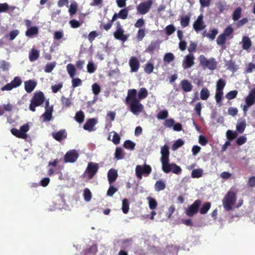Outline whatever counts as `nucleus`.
<instances>
[{
	"instance_id": "obj_58",
	"label": "nucleus",
	"mask_w": 255,
	"mask_h": 255,
	"mask_svg": "<svg viewBox=\"0 0 255 255\" xmlns=\"http://www.w3.org/2000/svg\"><path fill=\"white\" fill-rule=\"evenodd\" d=\"M232 176V173L227 171H224L220 175V177L224 180H228L231 178Z\"/></svg>"
},
{
	"instance_id": "obj_50",
	"label": "nucleus",
	"mask_w": 255,
	"mask_h": 255,
	"mask_svg": "<svg viewBox=\"0 0 255 255\" xmlns=\"http://www.w3.org/2000/svg\"><path fill=\"white\" fill-rule=\"evenodd\" d=\"M64 31L62 30H57L54 33V38L56 40H60L64 37Z\"/></svg>"
},
{
	"instance_id": "obj_37",
	"label": "nucleus",
	"mask_w": 255,
	"mask_h": 255,
	"mask_svg": "<svg viewBox=\"0 0 255 255\" xmlns=\"http://www.w3.org/2000/svg\"><path fill=\"white\" fill-rule=\"evenodd\" d=\"M218 33V31L216 29H213L209 31V32L206 35V36L213 40L215 39L216 36Z\"/></svg>"
},
{
	"instance_id": "obj_17",
	"label": "nucleus",
	"mask_w": 255,
	"mask_h": 255,
	"mask_svg": "<svg viewBox=\"0 0 255 255\" xmlns=\"http://www.w3.org/2000/svg\"><path fill=\"white\" fill-rule=\"evenodd\" d=\"M98 168V164L96 163L91 162L88 164L87 170L88 176L90 178H93L94 175L97 172Z\"/></svg>"
},
{
	"instance_id": "obj_52",
	"label": "nucleus",
	"mask_w": 255,
	"mask_h": 255,
	"mask_svg": "<svg viewBox=\"0 0 255 255\" xmlns=\"http://www.w3.org/2000/svg\"><path fill=\"white\" fill-rule=\"evenodd\" d=\"M56 65L55 62H52L48 63L45 68L44 71L46 73H50L51 72L53 69L54 68Z\"/></svg>"
},
{
	"instance_id": "obj_60",
	"label": "nucleus",
	"mask_w": 255,
	"mask_h": 255,
	"mask_svg": "<svg viewBox=\"0 0 255 255\" xmlns=\"http://www.w3.org/2000/svg\"><path fill=\"white\" fill-rule=\"evenodd\" d=\"M10 67V64L8 62L2 61L0 62V68L3 70H8Z\"/></svg>"
},
{
	"instance_id": "obj_45",
	"label": "nucleus",
	"mask_w": 255,
	"mask_h": 255,
	"mask_svg": "<svg viewBox=\"0 0 255 255\" xmlns=\"http://www.w3.org/2000/svg\"><path fill=\"white\" fill-rule=\"evenodd\" d=\"M168 116V112L167 110L160 111L157 115L158 120H164Z\"/></svg>"
},
{
	"instance_id": "obj_63",
	"label": "nucleus",
	"mask_w": 255,
	"mask_h": 255,
	"mask_svg": "<svg viewBox=\"0 0 255 255\" xmlns=\"http://www.w3.org/2000/svg\"><path fill=\"white\" fill-rule=\"evenodd\" d=\"M19 31L18 30L15 29L10 32L9 36V40H13L18 35Z\"/></svg>"
},
{
	"instance_id": "obj_26",
	"label": "nucleus",
	"mask_w": 255,
	"mask_h": 255,
	"mask_svg": "<svg viewBox=\"0 0 255 255\" xmlns=\"http://www.w3.org/2000/svg\"><path fill=\"white\" fill-rule=\"evenodd\" d=\"M53 112L52 107H46V111L44 114L42 115L44 121H49L52 118V113Z\"/></svg>"
},
{
	"instance_id": "obj_49",
	"label": "nucleus",
	"mask_w": 255,
	"mask_h": 255,
	"mask_svg": "<svg viewBox=\"0 0 255 255\" xmlns=\"http://www.w3.org/2000/svg\"><path fill=\"white\" fill-rule=\"evenodd\" d=\"M135 143L130 140H127L124 142V146L126 148L133 150L135 147Z\"/></svg>"
},
{
	"instance_id": "obj_3",
	"label": "nucleus",
	"mask_w": 255,
	"mask_h": 255,
	"mask_svg": "<svg viewBox=\"0 0 255 255\" xmlns=\"http://www.w3.org/2000/svg\"><path fill=\"white\" fill-rule=\"evenodd\" d=\"M44 101V94L41 92H36L31 100L29 109L32 112L35 111V107L40 106Z\"/></svg>"
},
{
	"instance_id": "obj_14",
	"label": "nucleus",
	"mask_w": 255,
	"mask_h": 255,
	"mask_svg": "<svg viewBox=\"0 0 255 255\" xmlns=\"http://www.w3.org/2000/svg\"><path fill=\"white\" fill-rule=\"evenodd\" d=\"M205 27L206 25L203 21V16L202 14H200L194 22L193 24V28L196 32H198L203 30Z\"/></svg>"
},
{
	"instance_id": "obj_36",
	"label": "nucleus",
	"mask_w": 255,
	"mask_h": 255,
	"mask_svg": "<svg viewBox=\"0 0 255 255\" xmlns=\"http://www.w3.org/2000/svg\"><path fill=\"white\" fill-rule=\"evenodd\" d=\"M210 96V92L208 89L203 88L200 92V98L203 100H206Z\"/></svg>"
},
{
	"instance_id": "obj_31",
	"label": "nucleus",
	"mask_w": 255,
	"mask_h": 255,
	"mask_svg": "<svg viewBox=\"0 0 255 255\" xmlns=\"http://www.w3.org/2000/svg\"><path fill=\"white\" fill-rule=\"evenodd\" d=\"M148 95V91L145 88H141L138 93L137 98L138 100L144 99L147 97Z\"/></svg>"
},
{
	"instance_id": "obj_55",
	"label": "nucleus",
	"mask_w": 255,
	"mask_h": 255,
	"mask_svg": "<svg viewBox=\"0 0 255 255\" xmlns=\"http://www.w3.org/2000/svg\"><path fill=\"white\" fill-rule=\"evenodd\" d=\"M165 30L166 34L170 35L175 32V27L173 25L170 24L165 27Z\"/></svg>"
},
{
	"instance_id": "obj_54",
	"label": "nucleus",
	"mask_w": 255,
	"mask_h": 255,
	"mask_svg": "<svg viewBox=\"0 0 255 255\" xmlns=\"http://www.w3.org/2000/svg\"><path fill=\"white\" fill-rule=\"evenodd\" d=\"M190 21V17L188 16L182 17L181 18V25L183 27H186L188 25Z\"/></svg>"
},
{
	"instance_id": "obj_42",
	"label": "nucleus",
	"mask_w": 255,
	"mask_h": 255,
	"mask_svg": "<svg viewBox=\"0 0 255 255\" xmlns=\"http://www.w3.org/2000/svg\"><path fill=\"white\" fill-rule=\"evenodd\" d=\"M227 37L223 34H221L217 38V43L219 45H223L225 44Z\"/></svg>"
},
{
	"instance_id": "obj_32",
	"label": "nucleus",
	"mask_w": 255,
	"mask_h": 255,
	"mask_svg": "<svg viewBox=\"0 0 255 255\" xmlns=\"http://www.w3.org/2000/svg\"><path fill=\"white\" fill-rule=\"evenodd\" d=\"M147 200L149 207L150 209L154 210L156 208L157 206V202L155 199L150 197H148L147 198Z\"/></svg>"
},
{
	"instance_id": "obj_38",
	"label": "nucleus",
	"mask_w": 255,
	"mask_h": 255,
	"mask_svg": "<svg viewBox=\"0 0 255 255\" xmlns=\"http://www.w3.org/2000/svg\"><path fill=\"white\" fill-rule=\"evenodd\" d=\"M83 196L86 201L89 202L91 200L92 198V193L89 189L86 188L84 190Z\"/></svg>"
},
{
	"instance_id": "obj_44",
	"label": "nucleus",
	"mask_w": 255,
	"mask_h": 255,
	"mask_svg": "<svg viewBox=\"0 0 255 255\" xmlns=\"http://www.w3.org/2000/svg\"><path fill=\"white\" fill-rule=\"evenodd\" d=\"M226 136L227 138L229 140H231L235 138L237 136V133L235 131L228 130L226 132Z\"/></svg>"
},
{
	"instance_id": "obj_56",
	"label": "nucleus",
	"mask_w": 255,
	"mask_h": 255,
	"mask_svg": "<svg viewBox=\"0 0 255 255\" xmlns=\"http://www.w3.org/2000/svg\"><path fill=\"white\" fill-rule=\"evenodd\" d=\"M174 123L175 121L173 119H167L164 123V126L165 128H173Z\"/></svg>"
},
{
	"instance_id": "obj_20",
	"label": "nucleus",
	"mask_w": 255,
	"mask_h": 255,
	"mask_svg": "<svg viewBox=\"0 0 255 255\" xmlns=\"http://www.w3.org/2000/svg\"><path fill=\"white\" fill-rule=\"evenodd\" d=\"M128 15V11L126 9L121 10L118 13H115L112 18V21H115L117 18H120L123 19L127 18Z\"/></svg>"
},
{
	"instance_id": "obj_6",
	"label": "nucleus",
	"mask_w": 255,
	"mask_h": 255,
	"mask_svg": "<svg viewBox=\"0 0 255 255\" xmlns=\"http://www.w3.org/2000/svg\"><path fill=\"white\" fill-rule=\"evenodd\" d=\"M29 129V126L28 124H26L22 126L19 129L13 128L11 129V133L17 137L26 139L27 137L26 132Z\"/></svg>"
},
{
	"instance_id": "obj_22",
	"label": "nucleus",
	"mask_w": 255,
	"mask_h": 255,
	"mask_svg": "<svg viewBox=\"0 0 255 255\" xmlns=\"http://www.w3.org/2000/svg\"><path fill=\"white\" fill-rule=\"evenodd\" d=\"M182 90L186 92H189L192 91L193 86L191 83L187 80H183L180 83Z\"/></svg>"
},
{
	"instance_id": "obj_28",
	"label": "nucleus",
	"mask_w": 255,
	"mask_h": 255,
	"mask_svg": "<svg viewBox=\"0 0 255 255\" xmlns=\"http://www.w3.org/2000/svg\"><path fill=\"white\" fill-rule=\"evenodd\" d=\"M53 136L56 140L60 141L66 137V132L64 130H61L57 132L53 133Z\"/></svg>"
},
{
	"instance_id": "obj_24",
	"label": "nucleus",
	"mask_w": 255,
	"mask_h": 255,
	"mask_svg": "<svg viewBox=\"0 0 255 255\" xmlns=\"http://www.w3.org/2000/svg\"><path fill=\"white\" fill-rule=\"evenodd\" d=\"M242 44V48L244 50H248L250 48L252 45V42L250 38L248 36H244L241 42Z\"/></svg>"
},
{
	"instance_id": "obj_29",
	"label": "nucleus",
	"mask_w": 255,
	"mask_h": 255,
	"mask_svg": "<svg viewBox=\"0 0 255 255\" xmlns=\"http://www.w3.org/2000/svg\"><path fill=\"white\" fill-rule=\"evenodd\" d=\"M68 73L71 78H74L76 75V70L74 65L68 64L66 66Z\"/></svg>"
},
{
	"instance_id": "obj_57",
	"label": "nucleus",
	"mask_w": 255,
	"mask_h": 255,
	"mask_svg": "<svg viewBox=\"0 0 255 255\" xmlns=\"http://www.w3.org/2000/svg\"><path fill=\"white\" fill-rule=\"evenodd\" d=\"M241 13V8H237L233 13V19L234 21L237 20L240 17Z\"/></svg>"
},
{
	"instance_id": "obj_53",
	"label": "nucleus",
	"mask_w": 255,
	"mask_h": 255,
	"mask_svg": "<svg viewBox=\"0 0 255 255\" xmlns=\"http://www.w3.org/2000/svg\"><path fill=\"white\" fill-rule=\"evenodd\" d=\"M238 94V92L236 90H233L229 92L226 95V98L228 100H232L235 98Z\"/></svg>"
},
{
	"instance_id": "obj_13",
	"label": "nucleus",
	"mask_w": 255,
	"mask_h": 255,
	"mask_svg": "<svg viewBox=\"0 0 255 255\" xmlns=\"http://www.w3.org/2000/svg\"><path fill=\"white\" fill-rule=\"evenodd\" d=\"M79 154L75 150H71L67 152L65 155V162H74L78 158Z\"/></svg>"
},
{
	"instance_id": "obj_30",
	"label": "nucleus",
	"mask_w": 255,
	"mask_h": 255,
	"mask_svg": "<svg viewBox=\"0 0 255 255\" xmlns=\"http://www.w3.org/2000/svg\"><path fill=\"white\" fill-rule=\"evenodd\" d=\"M39 56V51L34 49H32L29 55V58L30 61L33 62L35 60H36Z\"/></svg>"
},
{
	"instance_id": "obj_15",
	"label": "nucleus",
	"mask_w": 255,
	"mask_h": 255,
	"mask_svg": "<svg viewBox=\"0 0 255 255\" xmlns=\"http://www.w3.org/2000/svg\"><path fill=\"white\" fill-rule=\"evenodd\" d=\"M97 122L98 120L96 119H90L84 125L83 128L89 131H94L96 129L94 127Z\"/></svg>"
},
{
	"instance_id": "obj_16",
	"label": "nucleus",
	"mask_w": 255,
	"mask_h": 255,
	"mask_svg": "<svg viewBox=\"0 0 255 255\" xmlns=\"http://www.w3.org/2000/svg\"><path fill=\"white\" fill-rule=\"evenodd\" d=\"M161 157L160 161L161 164L169 160V148L167 145L162 146L161 148Z\"/></svg>"
},
{
	"instance_id": "obj_9",
	"label": "nucleus",
	"mask_w": 255,
	"mask_h": 255,
	"mask_svg": "<svg viewBox=\"0 0 255 255\" xmlns=\"http://www.w3.org/2000/svg\"><path fill=\"white\" fill-rule=\"evenodd\" d=\"M151 167L147 164H144L143 166L137 165L135 168L136 175L139 179H142V174H145L148 175L151 173Z\"/></svg>"
},
{
	"instance_id": "obj_23",
	"label": "nucleus",
	"mask_w": 255,
	"mask_h": 255,
	"mask_svg": "<svg viewBox=\"0 0 255 255\" xmlns=\"http://www.w3.org/2000/svg\"><path fill=\"white\" fill-rule=\"evenodd\" d=\"M108 139L112 141L115 144H117L120 142V137L118 133L114 131L111 132L108 137Z\"/></svg>"
},
{
	"instance_id": "obj_27",
	"label": "nucleus",
	"mask_w": 255,
	"mask_h": 255,
	"mask_svg": "<svg viewBox=\"0 0 255 255\" xmlns=\"http://www.w3.org/2000/svg\"><path fill=\"white\" fill-rule=\"evenodd\" d=\"M38 28L36 26L29 27L25 32V35L28 37H32L37 34Z\"/></svg>"
},
{
	"instance_id": "obj_34",
	"label": "nucleus",
	"mask_w": 255,
	"mask_h": 255,
	"mask_svg": "<svg viewBox=\"0 0 255 255\" xmlns=\"http://www.w3.org/2000/svg\"><path fill=\"white\" fill-rule=\"evenodd\" d=\"M154 188L156 191H160L165 189V184L161 180H158L156 182Z\"/></svg>"
},
{
	"instance_id": "obj_33",
	"label": "nucleus",
	"mask_w": 255,
	"mask_h": 255,
	"mask_svg": "<svg viewBox=\"0 0 255 255\" xmlns=\"http://www.w3.org/2000/svg\"><path fill=\"white\" fill-rule=\"evenodd\" d=\"M203 174V170L201 168H198L192 171L191 176L192 178H200Z\"/></svg>"
},
{
	"instance_id": "obj_61",
	"label": "nucleus",
	"mask_w": 255,
	"mask_h": 255,
	"mask_svg": "<svg viewBox=\"0 0 255 255\" xmlns=\"http://www.w3.org/2000/svg\"><path fill=\"white\" fill-rule=\"evenodd\" d=\"M61 102L63 106L66 107H69L71 105V102L70 99L68 98H65L64 97H62L61 98Z\"/></svg>"
},
{
	"instance_id": "obj_8",
	"label": "nucleus",
	"mask_w": 255,
	"mask_h": 255,
	"mask_svg": "<svg viewBox=\"0 0 255 255\" xmlns=\"http://www.w3.org/2000/svg\"><path fill=\"white\" fill-rule=\"evenodd\" d=\"M245 102L246 105L241 106L245 114L247 113L249 108L255 103V87L252 90L249 95L246 98Z\"/></svg>"
},
{
	"instance_id": "obj_64",
	"label": "nucleus",
	"mask_w": 255,
	"mask_h": 255,
	"mask_svg": "<svg viewBox=\"0 0 255 255\" xmlns=\"http://www.w3.org/2000/svg\"><path fill=\"white\" fill-rule=\"evenodd\" d=\"M233 28L230 26L227 27L224 30L223 34L227 37L228 38L229 36H230L233 33Z\"/></svg>"
},
{
	"instance_id": "obj_5",
	"label": "nucleus",
	"mask_w": 255,
	"mask_h": 255,
	"mask_svg": "<svg viewBox=\"0 0 255 255\" xmlns=\"http://www.w3.org/2000/svg\"><path fill=\"white\" fill-rule=\"evenodd\" d=\"M226 85L225 82L223 79L218 81L216 84V90L215 94V99L216 102L219 106L222 105V100L223 96V90Z\"/></svg>"
},
{
	"instance_id": "obj_35",
	"label": "nucleus",
	"mask_w": 255,
	"mask_h": 255,
	"mask_svg": "<svg viewBox=\"0 0 255 255\" xmlns=\"http://www.w3.org/2000/svg\"><path fill=\"white\" fill-rule=\"evenodd\" d=\"M246 126V124L245 121H240V122H238V123L237 124L236 128H237V130L239 132L242 133L245 130Z\"/></svg>"
},
{
	"instance_id": "obj_7",
	"label": "nucleus",
	"mask_w": 255,
	"mask_h": 255,
	"mask_svg": "<svg viewBox=\"0 0 255 255\" xmlns=\"http://www.w3.org/2000/svg\"><path fill=\"white\" fill-rule=\"evenodd\" d=\"M199 59L200 64L204 69L208 68L210 70H213L216 68L217 64L214 59L208 60L205 56L202 55L200 56Z\"/></svg>"
},
{
	"instance_id": "obj_4",
	"label": "nucleus",
	"mask_w": 255,
	"mask_h": 255,
	"mask_svg": "<svg viewBox=\"0 0 255 255\" xmlns=\"http://www.w3.org/2000/svg\"><path fill=\"white\" fill-rule=\"evenodd\" d=\"M162 169L166 173L170 172L176 174H180L181 173L182 169L175 163H170L169 160L162 163Z\"/></svg>"
},
{
	"instance_id": "obj_47",
	"label": "nucleus",
	"mask_w": 255,
	"mask_h": 255,
	"mask_svg": "<svg viewBox=\"0 0 255 255\" xmlns=\"http://www.w3.org/2000/svg\"><path fill=\"white\" fill-rule=\"evenodd\" d=\"M184 141L180 139L177 140L173 144L172 149L173 150H176L180 147L182 146L184 144Z\"/></svg>"
},
{
	"instance_id": "obj_10",
	"label": "nucleus",
	"mask_w": 255,
	"mask_h": 255,
	"mask_svg": "<svg viewBox=\"0 0 255 255\" xmlns=\"http://www.w3.org/2000/svg\"><path fill=\"white\" fill-rule=\"evenodd\" d=\"M201 203L199 200L195 201L192 204L185 209V213L189 217L193 216L198 212Z\"/></svg>"
},
{
	"instance_id": "obj_12",
	"label": "nucleus",
	"mask_w": 255,
	"mask_h": 255,
	"mask_svg": "<svg viewBox=\"0 0 255 255\" xmlns=\"http://www.w3.org/2000/svg\"><path fill=\"white\" fill-rule=\"evenodd\" d=\"M195 57L192 54L186 55L182 61V66L184 69L192 67L194 64Z\"/></svg>"
},
{
	"instance_id": "obj_11",
	"label": "nucleus",
	"mask_w": 255,
	"mask_h": 255,
	"mask_svg": "<svg viewBox=\"0 0 255 255\" xmlns=\"http://www.w3.org/2000/svg\"><path fill=\"white\" fill-rule=\"evenodd\" d=\"M152 4L150 0L140 3L137 6V11L141 14H145L147 13Z\"/></svg>"
},
{
	"instance_id": "obj_41",
	"label": "nucleus",
	"mask_w": 255,
	"mask_h": 255,
	"mask_svg": "<svg viewBox=\"0 0 255 255\" xmlns=\"http://www.w3.org/2000/svg\"><path fill=\"white\" fill-rule=\"evenodd\" d=\"M87 67L88 72H89L90 73H94L97 69V66L95 65L94 62L92 61H89L88 62Z\"/></svg>"
},
{
	"instance_id": "obj_48",
	"label": "nucleus",
	"mask_w": 255,
	"mask_h": 255,
	"mask_svg": "<svg viewBox=\"0 0 255 255\" xmlns=\"http://www.w3.org/2000/svg\"><path fill=\"white\" fill-rule=\"evenodd\" d=\"M154 69V65L151 63H147L144 67V71L147 74H150Z\"/></svg>"
},
{
	"instance_id": "obj_39",
	"label": "nucleus",
	"mask_w": 255,
	"mask_h": 255,
	"mask_svg": "<svg viewBox=\"0 0 255 255\" xmlns=\"http://www.w3.org/2000/svg\"><path fill=\"white\" fill-rule=\"evenodd\" d=\"M129 210V203L127 199H124L122 202V211L124 213L127 214Z\"/></svg>"
},
{
	"instance_id": "obj_43",
	"label": "nucleus",
	"mask_w": 255,
	"mask_h": 255,
	"mask_svg": "<svg viewBox=\"0 0 255 255\" xmlns=\"http://www.w3.org/2000/svg\"><path fill=\"white\" fill-rule=\"evenodd\" d=\"M84 113L81 111L77 112L75 117L76 121L79 123H82L84 121Z\"/></svg>"
},
{
	"instance_id": "obj_19",
	"label": "nucleus",
	"mask_w": 255,
	"mask_h": 255,
	"mask_svg": "<svg viewBox=\"0 0 255 255\" xmlns=\"http://www.w3.org/2000/svg\"><path fill=\"white\" fill-rule=\"evenodd\" d=\"M124 32L123 28H119L114 32V36L116 39L125 41L128 39V35L124 34Z\"/></svg>"
},
{
	"instance_id": "obj_21",
	"label": "nucleus",
	"mask_w": 255,
	"mask_h": 255,
	"mask_svg": "<svg viewBox=\"0 0 255 255\" xmlns=\"http://www.w3.org/2000/svg\"><path fill=\"white\" fill-rule=\"evenodd\" d=\"M37 83L34 81H27L24 83L25 89L27 92L30 93L34 89Z\"/></svg>"
},
{
	"instance_id": "obj_62",
	"label": "nucleus",
	"mask_w": 255,
	"mask_h": 255,
	"mask_svg": "<svg viewBox=\"0 0 255 255\" xmlns=\"http://www.w3.org/2000/svg\"><path fill=\"white\" fill-rule=\"evenodd\" d=\"M72 86L74 88L80 86L82 84V81L79 78H72Z\"/></svg>"
},
{
	"instance_id": "obj_18",
	"label": "nucleus",
	"mask_w": 255,
	"mask_h": 255,
	"mask_svg": "<svg viewBox=\"0 0 255 255\" xmlns=\"http://www.w3.org/2000/svg\"><path fill=\"white\" fill-rule=\"evenodd\" d=\"M129 64L132 72L137 71L139 67V63L136 58L131 57L129 59Z\"/></svg>"
},
{
	"instance_id": "obj_1",
	"label": "nucleus",
	"mask_w": 255,
	"mask_h": 255,
	"mask_svg": "<svg viewBox=\"0 0 255 255\" xmlns=\"http://www.w3.org/2000/svg\"><path fill=\"white\" fill-rule=\"evenodd\" d=\"M126 101L129 104L130 111L135 115H138L143 109V106L137 98V91L135 89L128 90Z\"/></svg>"
},
{
	"instance_id": "obj_59",
	"label": "nucleus",
	"mask_w": 255,
	"mask_h": 255,
	"mask_svg": "<svg viewBox=\"0 0 255 255\" xmlns=\"http://www.w3.org/2000/svg\"><path fill=\"white\" fill-rule=\"evenodd\" d=\"M92 89L93 93L95 95H97L99 94L101 91V88L100 86L97 84L95 83L92 86Z\"/></svg>"
},
{
	"instance_id": "obj_2",
	"label": "nucleus",
	"mask_w": 255,
	"mask_h": 255,
	"mask_svg": "<svg viewBox=\"0 0 255 255\" xmlns=\"http://www.w3.org/2000/svg\"><path fill=\"white\" fill-rule=\"evenodd\" d=\"M236 194L232 191H230L225 195L222 200L223 206L227 211H229L232 210L236 207ZM243 200H240L236 207L239 208L243 204Z\"/></svg>"
},
{
	"instance_id": "obj_51",
	"label": "nucleus",
	"mask_w": 255,
	"mask_h": 255,
	"mask_svg": "<svg viewBox=\"0 0 255 255\" xmlns=\"http://www.w3.org/2000/svg\"><path fill=\"white\" fill-rule=\"evenodd\" d=\"M21 80L20 78L16 77L10 83L13 86V87L15 88L19 86L21 84Z\"/></svg>"
},
{
	"instance_id": "obj_46",
	"label": "nucleus",
	"mask_w": 255,
	"mask_h": 255,
	"mask_svg": "<svg viewBox=\"0 0 255 255\" xmlns=\"http://www.w3.org/2000/svg\"><path fill=\"white\" fill-rule=\"evenodd\" d=\"M174 59V56L172 53H166L164 56L163 60L167 63H170Z\"/></svg>"
},
{
	"instance_id": "obj_40",
	"label": "nucleus",
	"mask_w": 255,
	"mask_h": 255,
	"mask_svg": "<svg viewBox=\"0 0 255 255\" xmlns=\"http://www.w3.org/2000/svg\"><path fill=\"white\" fill-rule=\"evenodd\" d=\"M210 208L211 203L209 202H206L202 205L200 210V212L201 214H205L207 213Z\"/></svg>"
},
{
	"instance_id": "obj_25",
	"label": "nucleus",
	"mask_w": 255,
	"mask_h": 255,
	"mask_svg": "<svg viewBox=\"0 0 255 255\" xmlns=\"http://www.w3.org/2000/svg\"><path fill=\"white\" fill-rule=\"evenodd\" d=\"M118 177V173L117 170L111 169H110L108 173V177L109 182L110 183L114 182Z\"/></svg>"
}]
</instances>
